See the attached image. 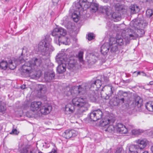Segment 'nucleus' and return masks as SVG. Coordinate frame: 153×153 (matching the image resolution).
<instances>
[{"label":"nucleus","mask_w":153,"mask_h":153,"mask_svg":"<svg viewBox=\"0 0 153 153\" xmlns=\"http://www.w3.org/2000/svg\"><path fill=\"white\" fill-rule=\"evenodd\" d=\"M128 94L127 92L120 91L117 94V98H120V97H124L128 96Z\"/></svg>","instance_id":"2f4dec72"},{"label":"nucleus","mask_w":153,"mask_h":153,"mask_svg":"<svg viewBox=\"0 0 153 153\" xmlns=\"http://www.w3.org/2000/svg\"><path fill=\"white\" fill-rule=\"evenodd\" d=\"M20 153H36V150L33 147H26L21 150Z\"/></svg>","instance_id":"4be33fe9"},{"label":"nucleus","mask_w":153,"mask_h":153,"mask_svg":"<svg viewBox=\"0 0 153 153\" xmlns=\"http://www.w3.org/2000/svg\"><path fill=\"white\" fill-rule=\"evenodd\" d=\"M137 73V74L136 76H137L138 75H140V74H141V72H140L139 71V72H138Z\"/></svg>","instance_id":"864d4df0"},{"label":"nucleus","mask_w":153,"mask_h":153,"mask_svg":"<svg viewBox=\"0 0 153 153\" xmlns=\"http://www.w3.org/2000/svg\"><path fill=\"white\" fill-rule=\"evenodd\" d=\"M19 133V132L16 129H12L11 132H10V134L17 135Z\"/></svg>","instance_id":"79ce46f5"},{"label":"nucleus","mask_w":153,"mask_h":153,"mask_svg":"<svg viewBox=\"0 0 153 153\" xmlns=\"http://www.w3.org/2000/svg\"><path fill=\"white\" fill-rule=\"evenodd\" d=\"M133 126L129 124L127 127L121 123H118L117 124L116 129L117 131L121 134H126L127 132L128 129H130L133 127Z\"/></svg>","instance_id":"9b49d317"},{"label":"nucleus","mask_w":153,"mask_h":153,"mask_svg":"<svg viewBox=\"0 0 153 153\" xmlns=\"http://www.w3.org/2000/svg\"><path fill=\"white\" fill-rule=\"evenodd\" d=\"M42 64V60L40 58H33L29 61L25 62L22 65V71L26 74L37 77L39 70L38 68Z\"/></svg>","instance_id":"f03ea898"},{"label":"nucleus","mask_w":153,"mask_h":153,"mask_svg":"<svg viewBox=\"0 0 153 153\" xmlns=\"http://www.w3.org/2000/svg\"><path fill=\"white\" fill-rule=\"evenodd\" d=\"M95 36L93 33H89L88 36V39L89 41L91 40L94 39Z\"/></svg>","instance_id":"ea45409f"},{"label":"nucleus","mask_w":153,"mask_h":153,"mask_svg":"<svg viewBox=\"0 0 153 153\" xmlns=\"http://www.w3.org/2000/svg\"><path fill=\"white\" fill-rule=\"evenodd\" d=\"M77 134V132L74 130H66L63 134L64 137L68 139L72 137H75Z\"/></svg>","instance_id":"4468645a"},{"label":"nucleus","mask_w":153,"mask_h":153,"mask_svg":"<svg viewBox=\"0 0 153 153\" xmlns=\"http://www.w3.org/2000/svg\"><path fill=\"white\" fill-rule=\"evenodd\" d=\"M139 149V146L137 145H128L126 147L127 152L128 153H138L137 149Z\"/></svg>","instance_id":"f3484780"},{"label":"nucleus","mask_w":153,"mask_h":153,"mask_svg":"<svg viewBox=\"0 0 153 153\" xmlns=\"http://www.w3.org/2000/svg\"><path fill=\"white\" fill-rule=\"evenodd\" d=\"M119 103L120 101H118L117 97H116L113 102V105L114 106H117L119 104Z\"/></svg>","instance_id":"a19ab883"},{"label":"nucleus","mask_w":153,"mask_h":153,"mask_svg":"<svg viewBox=\"0 0 153 153\" xmlns=\"http://www.w3.org/2000/svg\"><path fill=\"white\" fill-rule=\"evenodd\" d=\"M66 33V30L62 27L54 29L51 33V35L54 37V42L59 45L61 44L68 45L69 39L64 36Z\"/></svg>","instance_id":"20e7f679"},{"label":"nucleus","mask_w":153,"mask_h":153,"mask_svg":"<svg viewBox=\"0 0 153 153\" xmlns=\"http://www.w3.org/2000/svg\"><path fill=\"white\" fill-rule=\"evenodd\" d=\"M146 16L151 19L153 18V10L148 9L146 11Z\"/></svg>","instance_id":"473e14b6"},{"label":"nucleus","mask_w":153,"mask_h":153,"mask_svg":"<svg viewBox=\"0 0 153 153\" xmlns=\"http://www.w3.org/2000/svg\"><path fill=\"white\" fill-rule=\"evenodd\" d=\"M110 48V44L108 43H105L101 46L100 52L103 55H105L108 52Z\"/></svg>","instance_id":"6ab92c4d"},{"label":"nucleus","mask_w":153,"mask_h":153,"mask_svg":"<svg viewBox=\"0 0 153 153\" xmlns=\"http://www.w3.org/2000/svg\"><path fill=\"white\" fill-rule=\"evenodd\" d=\"M91 58L92 59H94V60L95 61H93L94 62H96V60H97V58L96 56H95L94 55H92V57Z\"/></svg>","instance_id":"09e8293b"},{"label":"nucleus","mask_w":153,"mask_h":153,"mask_svg":"<svg viewBox=\"0 0 153 153\" xmlns=\"http://www.w3.org/2000/svg\"><path fill=\"white\" fill-rule=\"evenodd\" d=\"M59 0H52V2L54 5H56L57 4Z\"/></svg>","instance_id":"49530a36"},{"label":"nucleus","mask_w":153,"mask_h":153,"mask_svg":"<svg viewBox=\"0 0 153 153\" xmlns=\"http://www.w3.org/2000/svg\"><path fill=\"white\" fill-rule=\"evenodd\" d=\"M83 52L82 51H80L78 55V57L79 61L82 62L83 61Z\"/></svg>","instance_id":"e433bc0d"},{"label":"nucleus","mask_w":153,"mask_h":153,"mask_svg":"<svg viewBox=\"0 0 153 153\" xmlns=\"http://www.w3.org/2000/svg\"><path fill=\"white\" fill-rule=\"evenodd\" d=\"M93 0H80V2H83L84 3V7L85 6V8H88L90 4L93 2Z\"/></svg>","instance_id":"f704fd0d"},{"label":"nucleus","mask_w":153,"mask_h":153,"mask_svg":"<svg viewBox=\"0 0 153 153\" xmlns=\"http://www.w3.org/2000/svg\"><path fill=\"white\" fill-rule=\"evenodd\" d=\"M117 98L118 101H120V102H121L122 103L124 102V97H120V98Z\"/></svg>","instance_id":"a18cd8bd"},{"label":"nucleus","mask_w":153,"mask_h":153,"mask_svg":"<svg viewBox=\"0 0 153 153\" xmlns=\"http://www.w3.org/2000/svg\"><path fill=\"white\" fill-rule=\"evenodd\" d=\"M51 39L48 36L41 41L38 44V49L44 56H48L50 52L54 50V48L50 44Z\"/></svg>","instance_id":"39448f33"},{"label":"nucleus","mask_w":153,"mask_h":153,"mask_svg":"<svg viewBox=\"0 0 153 153\" xmlns=\"http://www.w3.org/2000/svg\"><path fill=\"white\" fill-rule=\"evenodd\" d=\"M42 105V102L40 101L32 102L30 105L31 110L33 111H37L39 108H41Z\"/></svg>","instance_id":"aec40b11"},{"label":"nucleus","mask_w":153,"mask_h":153,"mask_svg":"<svg viewBox=\"0 0 153 153\" xmlns=\"http://www.w3.org/2000/svg\"><path fill=\"white\" fill-rule=\"evenodd\" d=\"M72 102L74 105L79 107L78 111L80 114L87 110L90 106L86 99L83 97L74 98L73 99Z\"/></svg>","instance_id":"0eeeda50"},{"label":"nucleus","mask_w":153,"mask_h":153,"mask_svg":"<svg viewBox=\"0 0 153 153\" xmlns=\"http://www.w3.org/2000/svg\"><path fill=\"white\" fill-rule=\"evenodd\" d=\"M128 36V33L126 31L125 37L123 38L121 35L117 34L116 38H111L110 40L111 42H113L114 44L117 43V45L120 46L126 45L130 43V40Z\"/></svg>","instance_id":"6e6552de"},{"label":"nucleus","mask_w":153,"mask_h":153,"mask_svg":"<svg viewBox=\"0 0 153 153\" xmlns=\"http://www.w3.org/2000/svg\"><path fill=\"white\" fill-rule=\"evenodd\" d=\"M70 24H71V23L69 24V25H70Z\"/></svg>","instance_id":"e2e57ef3"},{"label":"nucleus","mask_w":153,"mask_h":153,"mask_svg":"<svg viewBox=\"0 0 153 153\" xmlns=\"http://www.w3.org/2000/svg\"><path fill=\"white\" fill-rule=\"evenodd\" d=\"M110 48H111V51L112 52H115L117 50V43L114 44L113 43V42H111L110 40Z\"/></svg>","instance_id":"bb28decb"},{"label":"nucleus","mask_w":153,"mask_h":153,"mask_svg":"<svg viewBox=\"0 0 153 153\" xmlns=\"http://www.w3.org/2000/svg\"><path fill=\"white\" fill-rule=\"evenodd\" d=\"M104 80L105 82H107L109 81L108 78L107 77H104Z\"/></svg>","instance_id":"de8ad7c7"},{"label":"nucleus","mask_w":153,"mask_h":153,"mask_svg":"<svg viewBox=\"0 0 153 153\" xmlns=\"http://www.w3.org/2000/svg\"><path fill=\"white\" fill-rule=\"evenodd\" d=\"M36 153H42V152H39L38 153H37V151L36 150Z\"/></svg>","instance_id":"4d7b16f0"},{"label":"nucleus","mask_w":153,"mask_h":153,"mask_svg":"<svg viewBox=\"0 0 153 153\" xmlns=\"http://www.w3.org/2000/svg\"><path fill=\"white\" fill-rule=\"evenodd\" d=\"M89 97L90 100L92 101H95L96 100L95 95H90L89 96Z\"/></svg>","instance_id":"37998d69"},{"label":"nucleus","mask_w":153,"mask_h":153,"mask_svg":"<svg viewBox=\"0 0 153 153\" xmlns=\"http://www.w3.org/2000/svg\"><path fill=\"white\" fill-rule=\"evenodd\" d=\"M151 151H152V152L153 153V146H152L151 147Z\"/></svg>","instance_id":"5fc2aeb1"},{"label":"nucleus","mask_w":153,"mask_h":153,"mask_svg":"<svg viewBox=\"0 0 153 153\" xmlns=\"http://www.w3.org/2000/svg\"><path fill=\"white\" fill-rule=\"evenodd\" d=\"M111 121V120L108 118L102 119L100 121V125L101 126L104 127L103 129L105 131L111 132L114 130V127L113 125H110L108 126Z\"/></svg>","instance_id":"1a4fd4ad"},{"label":"nucleus","mask_w":153,"mask_h":153,"mask_svg":"<svg viewBox=\"0 0 153 153\" xmlns=\"http://www.w3.org/2000/svg\"><path fill=\"white\" fill-rule=\"evenodd\" d=\"M153 85V81H151L149 82L148 85Z\"/></svg>","instance_id":"603ef678"},{"label":"nucleus","mask_w":153,"mask_h":153,"mask_svg":"<svg viewBox=\"0 0 153 153\" xmlns=\"http://www.w3.org/2000/svg\"><path fill=\"white\" fill-rule=\"evenodd\" d=\"M131 14L136 13L139 11V9L136 5H131L130 7Z\"/></svg>","instance_id":"a878e982"},{"label":"nucleus","mask_w":153,"mask_h":153,"mask_svg":"<svg viewBox=\"0 0 153 153\" xmlns=\"http://www.w3.org/2000/svg\"><path fill=\"white\" fill-rule=\"evenodd\" d=\"M117 1H120L121 0H116Z\"/></svg>","instance_id":"13d9d810"},{"label":"nucleus","mask_w":153,"mask_h":153,"mask_svg":"<svg viewBox=\"0 0 153 153\" xmlns=\"http://www.w3.org/2000/svg\"><path fill=\"white\" fill-rule=\"evenodd\" d=\"M111 15L115 22L118 21L121 19L120 14L118 11L114 12L113 11V13Z\"/></svg>","instance_id":"b1692460"},{"label":"nucleus","mask_w":153,"mask_h":153,"mask_svg":"<svg viewBox=\"0 0 153 153\" xmlns=\"http://www.w3.org/2000/svg\"><path fill=\"white\" fill-rule=\"evenodd\" d=\"M143 153H148V152L147 151H145Z\"/></svg>","instance_id":"6e6d98bb"},{"label":"nucleus","mask_w":153,"mask_h":153,"mask_svg":"<svg viewBox=\"0 0 153 153\" xmlns=\"http://www.w3.org/2000/svg\"><path fill=\"white\" fill-rule=\"evenodd\" d=\"M122 35L123 36V33H122Z\"/></svg>","instance_id":"052dcab7"},{"label":"nucleus","mask_w":153,"mask_h":153,"mask_svg":"<svg viewBox=\"0 0 153 153\" xmlns=\"http://www.w3.org/2000/svg\"><path fill=\"white\" fill-rule=\"evenodd\" d=\"M74 110L75 108L74 106L73 105L71 104H68L65 106V110L66 111L68 112L69 114L73 113Z\"/></svg>","instance_id":"393cba45"},{"label":"nucleus","mask_w":153,"mask_h":153,"mask_svg":"<svg viewBox=\"0 0 153 153\" xmlns=\"http://www.w3.org/2000/svg\"><path fill=\"white\" fill-rule=\"evenodd\" d=\"M100 11L102 13H104L107 16H109L111 15L114 11L113 7L111 6H101L100 8Z\"/></svg>","instance_id":"ddd939ff"},{"label":"nucleus","mask_w":153,"mask_h":153,"mask_svg":"<svg viewBox=\"0 0 153 153\" xmlns=\"http://www.w3.org/2000/svg\"><path fill=\"white\" fill-rule=\"evenodd\" d=\"M112 7H114V9L116 11H119L121 9V6L119 3L114 4V5Z\"/></svg>","instance_id":"58836bf2"},{"label":"nucleus","mask_w":153,"mask_h":153,"mask_svg":"<svg viewBox=\"0 0 153 153\" xmlns=\"http://www.w3.org/2000/svg\"><path fill=\"white\" fill-rule=\"evenodd\" d=\"M8 67V63L7 61H2L0 63V68L2 69L6 70Z\"/></svg>","instance_id":"72a5a7b5"},{"label":"nucleus","mask_w":153,"mask_h":153,"mask_svg":"<svg viewBox=\"0 0 153 153\" xmlns=\"http://www.w3.org/2000/svg\"><path fill=\"white\" fill-rule=\"evenodd\" d=\"M70 24H71V23L69 24V25H70Z\"/></svg>","instance_id":"0e129e2a"},{"label":"nucleus","mask_w":153,"mask_h":153,"mask_svg":"<svg viewBox=\"0 0 153 153\" xmlns=\"http://www.w3.org/2000/svg\"><path fill=\"white\" fill-rule=\"evenodd\" d=\"M6 109L4 106L0 104V112H3Z\"/></svg>","instance_id":"c03bdc74"},{"label":"nucleus","mask_w":153,"mask_h":153,"mask_svg":"<svg viewBox=\"0 0 153 153\" xmlns=\"http://www.w3.org/2000/svg\"><path fill=\"white\" fill-rule=\"evenodd\" d=\"M141 74H142V75L143 76H146V74L143 72H142Z\"/></svg>","instance_id":"3c124183"},{"label":"nucleus","mask_w":153,"mask_h":153,"mask_svg":"<svg viewBox=\"0 0 153 153\" xmlns=\"http://www.w3.org/2000/svg\"><path fill=\"white\" fill-rule=\"evenodd\" d=\"M135 142L138 144L137 145L139 146V148L140 149H143L145 148L148 143V141L146 139H140L137 140Z\"/></svg>","instance_id":"a211bd4d"},{"label":"nucleus","mask_w":153,"mask_h":153,"mask_svg":"<svg viewBox=\"0 0 153 153\" xmlns=\"http://www.w3.org/2000/svg\"><path fill=\"white\" fill-rule=\"evenodd\" d=\"M68 56L64 52L59 53L56 56V60L59 64L56 70L59 74H62L66 71L67 64H68L67 68L69 70H71L75 67L76 60L70 59L68 61Z\"/></svg>","instance_id":"f257e3e1"},{"label":"nucleus","mask_w":153,"mask_h":153,"mask_svg":"<svg viewBox=\"0 0 153 153\" xmlns=\"http://www.w3.org/2000/svg\"><path fill=\"white\" fill-rule=\"evenodd\" d=\"M104 89L106 91L107 96L105 97L106 99H108L111 96L114 91V88L111 85H106L105 86Z\"/></svg>","instance_id":"dca6fc26"},{"label":"nucleus","mask_w":153,"mask_h":153,"mask_svg":"<svg viewBox=\"0 0 153 153\" xmlns=\"http://www.w3.org/2000/svg\"><path fill=\"white\" fill-rule=\"evenodd\" d=\"M102 113L100 109L94 111L90 113L89 117L91 121H96L101 119Z\"/></svg>","instance_id":"9d476101"},{"label":"nucleus","mask_w":153,"mask_h":153,"mask_svg":"<svg viewBox=\"0 0 153 153\" xmlns=\"http://www.w3.org/2000/svg\"><path fill=\"white\" fill-rule=\"evenodd\" d=\"M80 14L79 10H74L71 15V17L75 22H77L79 20Z\"/></svg>","instance_id":"5701e85b"},{"label":"nucleus","mask_w":153,"mask_h":153,"mask_svg":"<svg viewBox=\"0 0 153 153\" xmlns=\"http://www.w3.org/2000/svg\"><path fill=\"white\" fill-rule=\"evenodd\" d=\"M55 73H51L49 75H48L45 77V79L48 82H50L54 79L55 76Z\"/></svg>","instance_id":"7c9ffc66"},{"label":"nucleus","mask_w":153,"mask_h":153,"mask_svg":"<svg viewBox=\"0 0 153 153\" xmlns=\"http://www.w3.org/2000/svg\"><path fill=\"white\" fill-rule=\"evenodd\" d=\"M90 8L92 12H95L98 9L99 5L95 3H91L90 4Z\"/></svg>","instance_id":"c756f323"},{"label":"nucleus","mask_w":153,"mask_h":153,"mask_svg":"<svg viewBox=\"0 0 153 153\" xmlns=\"http://www.w3.org/2000/svg\"><path fill=\"white\" fill-rule=\"evenodd\" d=\"M133 104L138 108H140L143 105V100L139 96H137L133 100Z\"/></svg>","instance_id":"412c9836"},{"label":"nucleus","mask_w":153,"mask_h":153,"mask_svg":"<svg viewBox=\"0 0 153 153\" xmlns=\"http://www.w3.org/2000/svg\"><path fill=\"white\" fill-rule=\"evenodd\" d=\"M26 85H23L21 86V88L22 89H23L25 88Z\"/></svg>","instance_id":"8fccbe9b"},{"label":"nucleus","mask_w":153,"mask_h":153,"mask_svg":"<svg viewBox=\"0 0 153 153\" xmlns=\"http://www.w3.org/2000/svg\"><path fill=\"white\" fill-rule=\"evenodd\" d=\"M141 132V131L140 129H134L131 131L132 134L134 135L139 134H140Z\"/></svg>","instance_id":"4c0bfd02"},{"label":"nucleus","mask_w":153,"mask_h":153,"mask_svg":"<svg viewBox=\"0 0 153 153\" xmlns=\"http://www.w3.org/2000/svg\"><path fill=\"white\" fill-rule=\"evenodd\" d=\"M47 90L44 87L43 85H41L39 88V89L38 91V92L42 95H43L46 92Z\"/></svg>","instance_id":"c9c22d12"},{"label":"nucleus","mask_w":153,"mask_h":153,"mask_svg":"<svg viewBox=\"0 0 153 153\" xmlns=\"http://www.w3.org/2000/svg\"><path fill=\"white\" fill-rule=\"evenodd\" d=\"M145 107L149 111H153V101H150L147 102Z\"/></svg>","instance_id":"c85d7f7f"},{"label":"nucleus","mask_w":153,"mask_h":153,"mask_svg":"<svg viewBox=\"0 0 153 153\" xmlns=\"http://www.w3.org/2000/svg\"><path fill=\"white\" fill-rule=\"evenodd\" d=\"M136 73V71H134V72L133 73L134 74H135V73Z\"/></svg>","instance_id":"bf43d9fd"},{"label":"nucleus","mask_w":153,"mask_h":153,"mask_svg":"<svg viewBox=\"0 0 153 153\" xmlns=\"http://www.w3.org/2000/svg\"><path fill=\"white\" fill-rule=\"evenodd\" d=\"M70 24H71V23L69 24V25H70Z\"/></svg>","instance_id":"680f3d73"},{"label":"nucleus","mask_w":153,"mask_h":153,"mask_svg":"<svg viewBox=\"0 0 153 153\" xmlns=\"http://www.w3.org/2000/svg\"><path fill=\"white\" fill-rule=\"evenodd\" d=\"M142 25L141 23L138 20L133 21L131 23L132 28L126 30L128 33V37L130 39L136 40L137 38L142 37L145 33L144 30L139 28V27Z\"/></svg>","instance_id":"7ed1b4c3"},{"label":"nucleus","mask_w":153,"mask_h":153,"mask_svg":"<svg viewBox=\"0 0 153 153\" xmlns=\"http://www.w3.org/2000/svg\"><path fill=\"white\" fill-rule=\"evenodd\" d=\"M25 62V59L21 57H19L16 61L10 62V70H13L15 68L17 65L22 63Z\"/></svg>","instance_id":"2eb2a0df"},{"label":"nucleus","mask_w":153,"mask_h":153,"mask_svg":"<svg viewBox=\"0 0 153 153\" xmlns=\"http://www.w3.org/2000/svg\"><path fill=\"white\" fill-rule=\"evenodd\" d=\"M52 107L49 104H42L41 107L40 111L41 113L44 115L49 114L51 111Z\"/></svg>","instance_id":"f8f14e48"},{"label":"nucleus","mask_w":153,"mask_h":153,"mask_svg":"<svg viewBox=\"0 0 153 153\" xmlns=\"http://www.w3.org/2000/svg\"><path fill=\"white\" fill-rule=\"evenodd\" d=\"M80 0H79V2L75 4L74 9V10H79L80 8L83 7L85 8L86 6L84 7V3L83 2H80Z\"/></svg>","instance_id":"cd10ccee"},{"label":"nucleus","mask_w":153,"mask_h":153,"mask_svg":"<svg viewBox=\"0 0 153 153\" xmlns=\"http://www.w3.org/2000/svg\"><path fill=\"white\" fill-rule=\"evenodd\" d=\"M102 85V82L100 80L97 79L93 82L91 83H86L82 85H79L78 88V93L79 95L83 94L87 91L91 89V90L94 91L92 88H95L97 91L99 88H100Z\"/></svg>","instance_id":"423d86ee"}]
</instances>
